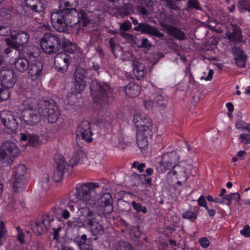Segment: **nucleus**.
Returning a JSON list of instances; mask_svg holds the SVG:
<instances>
[{"label": "nucleus", "instance_id": "60", "mask_svg": "<svg viewBox=\"0 0 250 250\" xmlns=\"http://www.w3.org/2000/svg\"><path fill=\"white\" fill-rule=\"evenodd\" d=\"M167 5H168L171 9H175V3L173 0H167Z\"/></svg>", "mask_w": 250, "mask_h": 250}, {"label": "nucleus", "instance_id": "5", "mask_svg": "<svg viewBox=\"0 0 250 250\" xmlns=\"http://www.w3.org/2000/svg\"><path fill=\"white\" fill-rule=\"evenodd\" d=\"M79 210L80 215L78 220L73 222L74 227L88 228L94 235L104 232V227L100 221L102 211L92 207L90 208H81Z\"/></svg>", "mask_w": 250, "mask_h": 250}, {"label": "nucleus", "instance_id": "47", "mask_svg": "<svg viewBox=\"0 0 250 250\" xmlns=\"http://www.w3.org/2000/svg\"><path fill=\"white\" fill-rule=\"evenodd\" d=\"M200 245L205 248H208L209 245V240L206 237L200 238L199 240Z\"/></svg>", "mask_w": 250, "mask_h": 250}, {"label": "nucleus", "instance_id": "53", "mask_svg": "<svg viewBox=\"0 0 250 250\" xmlns=\"http://www.w3.org/2000/svg\"><path fill=\"white\" fill-rule=\"evenodd\" d=\"M198 204L201 207H204L206 208L208 207L205 197L204 196H201L198 200Z\"/></svg>", "mask_w": 250, "mask_h": 250}, {"label": "nucleus", "instance_id": "33", "mask_svg": "<svg viewBox=\"0 0 250 250\" xmlns=\"http://www.w3.org/2000/svg\"><path fill=\"white\" fill-rule=\"evenodd\" d=\"M135 176L137 177L142 183L146 184L147 186H151V178L147 176L145 174H135Z\"/></svg>", "mask_w": 250, "mask_h": 250}, {"label": "nucleus", "instance_id": "55", "mask_svg": "<svg viewBox=\"0 0 250 250\" xmlns=\"http://www.w3.org/2000/svg\"><path fill=\"white\" fill-rule=\"evenodd\" d=\"M115 250H133L132 247L128 245L127 246H117Z\"/></svg>", "mask_w": 250, "mask_h": 250}, {"label": "nucleus", "instance_id": "51", "mask_svg": "<svg viewBox=\"0 0 250 250\" xmlns=\"http://www.w3.org/2000/svg\"><path fill=\"white\" fill-rule=\"evenodd\" d=\"M49 181V176L47 174L44 175L43 179L42 181V188L46 189L48 188V182Z\"/></svg>", "mask_w": 250, "mask_h": 250}, {"label": "nucleus", "instance_id": "38", "mask_svg": "<svg viewBox=\"0 0 250 250\" xmlns=\"http://www.w3.org/2000/svg\"><path fill=\"white\" fill-rule=\"evenodd\" d=\"M188 7L190 8H193L196 10H202V8L200 6V4L197 0H188Z\"/></svg>", "mask_w": 250, "mask_h": 250}, {"label": "nucleus", "instance_id": "59", "mask_svg": "<svg viewBox=\"0 0 250 250\" xmlns=\"http://www.w3.org/2000/svg\"><path fill=\"white\" fill-rule=\"evenodd\" d=\"M86 235L85 234L82 235L80 238L77 237L75 239V241L77 243V245H78V242L79 241H81L82 242H87L86 241Z\"/></svg>", "mask_w": 250, "mask_h": 250}, {"label": "nucleus", "instance_id": "37", "mask_svg": "<svg viewBox=\"0 0 250 250\" xmlns=\"http://www.w3.org/2000/svg\"><path fill=\"white\" fill-rule=\"evenodd\" d=\"M78 246L81 250H93V246L90 242H82L79 241Z\"/></svg>", "mask_w": 250, "mask_h": 250}, {"label": "nucleus", "instance_id": "6", "mask_svg": "<svg viewBox=\"0 0 250 250\" xmlns=\"http://www.w3.org/2000/svg\"><path fill=\"white\" fill-rule=\"evenodd\" d=\"M40 51L38 47L30 45L23 47L19 58H16L14 62L15 69L19 72H26L33 59L40 56Z\"/></svg>", "mask_w": 250, "mask_h": 250}, {"label": "nucleus", "instance_id": "50", "mask_svg": "<svg viewBox=\"0 0 250 250\" xmlns=\"http://www.w3.org/2000/svg\"><path fill=\"white\" fill-rule=\"evenodd\" d=\"M155 104L154 101H152L151 100H145L144 101V106L146 109H149L151 108Z\"/></svg>", "mask_w": 250, "mask_h": 250}, {"label": "nucleus", "instance_id": "64", "mask_svg": "<svg viewBox=\"0 0 250 250\" xmlns=\"http://www.w3.org/2000/svg\"><path fill=\"white\" fill-rule=\"evenodd\" d=\"M231 197V200L232 199L238 201L240 199V195L238 193H233L230 194Z\"/></svg>", "mask_w": 250, "mask_h": 250}, {"label": "nucleus", "instance_id": "34", "mask_svg": "<svg viewBox=\"0 0 250 250\" xmlns=\"http://www.w3.org/2000/svg\"><path fill=\"white\" fill-rule=\"evenodd\" d=\"M132 206L137 212H142L144 213L147 212V208L146 207L142 206L140 203H136L135 201L132 202Z\"/></svg>", "mask_w": 250, "mask_h": 250}, {"label": "nucleus", "instance_id": "28", "mask_svg": "<svg viewBox=\"0 0 250 250\" xmlns=\"http://www.w3.org/2000/svg\"><path fill=\"white\" fill-rule=\"evenodd\" d=\"M26 183V178L14 177V181L13 183L14 192H17L22 190Z\"/></svg>", "mask_w": 250, "mask_h": 250}, {"label": "nucleus", "instance_id": "9", "mask_svg": "<svg viewBox=\"0 0 250 250\" xmlns=\"http://www.w3.org/2000/svg\"><path fill=\"white\" fill-rule=\"evenodd\" d=\"M28 71V77L32 81H41L45 73L42 61L37 58L32 60Z\"/></svg>", "mask_w": 250, "mask_h": 250}, {"label": "nucleus", "instance_id": "23", "mask_svg": "<svg viewBox=\"0 0 250 250\" xmlns=\"http://www.w3.org/2000/svg\"><path fill=\"white\" fill-rule=\"evenodd\" d=\"M77 4V0H70V1L68 0H64V6L65 8L63 10H61L66 11V10H69V11L70 12L67 13V14H71V15L72 14V10H74L78 14L84 13H85L86 18L88 19V24H89L90 23V20L89 17L88 16V14L86 13V12L84 10H80V11H78V10L75 7H74V6H76ZM79 17L80 18V14H79Z\"/></svg>", "mask_w": 250, "mask_h": 250}, {"label": "nucleus", "instance_id": "2", "mask_svg": "<svg viewBox=\"0 0 250 250\" xmlns=\"http://www.w3.org/2000/svg\"><path fill=\"white\" fill-rule=\"evenodd\" d=\"M74 82L73 93H80L84 90L87 79L91 80L90 85L91 95L94 103L100 104H107L112 101L110 86L106 83H102L93 79L91 70L80 67L76 68L74 73Z\"/></svg>", "mask_w": 250, "mask_h": 250}, {"label": "nucleus", "instance_id": "57", "mask_svg": "<svg viewBox=\"0 0 250 250\" xmlns=\"http://www.w3.org/2000/svg\"><path fill=\"white\" fill-rule=\"evenodd\" d=\"M77 159L80 160V162L78 164L83 163V164L86 165H89L90 164V160L88 157H77Z\"/></svg>", "mask_w": 250, "mask_h": 250}, {"label": "nucleus", "instance_id": "7", "mask_svg": "<svg viewBox=\"0 0 250 250\" xmlns=\"http://www.w3.org/2000/svg\"><path fill=\"white\" fill-rule=\"evenodd\" d=\"M63 41L61 35L46 33L40 40L41 47L43 52L46 54H54L62 48Z\"/></svg>", "mask_w": 250, "mask_h": 250}, {"label": "nucleus", "instance_id": "45", "mask_svg": "<svg viewBox=\"0 0 250 250\" xmlns=\"http://www.w3.org/2000/svg\"><path fill=\"white\" fill-rule=\"evenodd\" d=\"M1 87H2V86H0V102L1 101H5L9 98L7 90L2 91Z\"/></svg>", "mask_w": 250, "mask_h": 250}, {"label": "nucleus", "instance_id": "58", "mask_svg": "<svg viewBox=\"0 0 250 250\" xmlns=\"http://www.w3.org/2000/svg\"><path fill=\"white\" fill-rule=\"evenodd\" d=\"M222 200L223 201H225V203L223 204H225L228 206H229L231 203V197L229 195H225V196L222 197Z\"/></svg>", "mask_w": 250, "mask_h": 250}, {"label": "nucleus", "instance_id": "3", "mask_svg": "<svg viewBox=\"0 0 250 250\" xmlns=\"http://www.w3.org/2000/svg\"><path fill=\"white\" fill-rule=\"evenodd\" d=\"M24 96L22 105L23 108L21 115L23 121L27 125H34L41 121L42 116L46 118L48 123H55L59 117L60 113L57 103L53 100H44L42 104V114L39 109L34 108L32 105L33 99L30 97V88H28L24 91H21Z\"/></svg>", "mask_w": 250, "mask_h": 250}, {"label": "nucleus", "instance_id": "22", "mask_svg": "<svg viewBox=\"0 0 250 250\" xmlns=\"http://www.w3.org/2000/svg\"><path fill=\"white\" fill-rule=\"evenodd\" d=\"M227 38L234 45L241 43L243 40V35L240 27L236 25L233 26L231 33L228 35Z\"/></svg>", "mask_w": 250, "mask_h": 250}, {"label": "nucleus", "instance_id": "24", "mask_svg": "<svg viewBox=\"0 0 250 250\" xmlns=\"http://www.w3.org/2000/svg\"><path fill=\"white\" fill-rule=\"evenodd\" d=\"M152 133L148 132L146 134L145 132L136 131L137 144L140 149L148 147V142L147 137L151 136Z\"/></svg>", "mask_w": 250, "mask_h": 250}, {"label": "nucleus", "instance_id": "44", "mask_svg": "<svg viewBox=\"0 0 250 250\" xmlns=\"http://www.w3.org/2000/svg\"><path fill=\"white\" fill-rule=\"evenodd\" d=\"M247 124L242 120H238L235 123V126L237 129L244 131Z\"/></svg>", "mask_w": 250, "mask_h": 250}, {"label": "nucleus", "instance_id": "62", "mask_svg": "<svg viewBox=\"0 0 250 250\" xmlns=\"http://www.w3.org/2000/svg\"><path fill=\"white\" fill-rule=\"evenodd\" d=\"M61 214H62V217L64 219H67L70 216L69 212L67 209H62Z\"/></svg>", "mask_w": 250, "mask_h": 250}, {"label": "nucleus", "instance_id": "26", "mask_svg": "<svg viewBox=\"0 0 250 250\" xmlns=\"http://www.w3.org/2000/svg\"><path fill=\"white\" fill-rule=\"evenodd\" d=\"M153 100L158 106L162 107H165L168 102V96L160 91L154 95Z\"/></svg>", "mask_w": 250, "mask_h": 250}, {"label": "nucleus", "instance_id": "61", "mask_svg": "<svg viewBox=\"0 0 250 250\" xmlns=\"http://www.w3.org/2000/svg\"><path fill=\"white\" fill-rule=\"evenodd\" d=\"M214 72L212 69H210L208 71V76L205 77V80L206 81H211L212 79V76Z\"/></svg>", "mask_w": 250, "mask_h": 250}, {"label": "nucleus", "instance_id": "54", "mask_svg": "<svg viewBox=\"0 0 250 250\" xmlns=\"http://www.w3.org/2000/svg\"><path fill=\"white\" fill-rule=\"evenodd\" d=\"M240 232L245 237H249L250 236V227L249 226L245 227L244 229L240 231Z\"/></svg>", "mask_w": 250, "mask_h": 250}, {"label": "nucleus", "instance_id": "63", "mask_svg": "<svg viewBox=\"0 0 250 250\" xmlns=\"http://www.w3.org/2000/svg\"><path fill=\"white\" fill-rule=\"evenodd\" d=\"M226 106L229 112H232L234 110V106L231 102L226 103Z\"/></svg>", "mask_w": 250, "mask_h": 250}, {"label": "nucleus", "instance_id": "35", "mask_svg": "<svg viewBox=\"0 0 250 250\" xmlns=\"http://www.w3.org/2000/svg\"><path fill=\"white\" fill-rule=\"evenodd\" d=\"M6 232V229L4 226L3 221L0 222V246H1L5 240V234Z\"/></svg>", "mask_w": 250, "mask_h": 250}, {"label": "nucleus", "instance_id": "29", "mask_svg": "<svg viewBox=\"0 0 250 250\" xmlns=\"http://www.w3.org/2000/svg\"><path fill=\"white\" fill-rule=\"evenodd\" d=\"M238 7L241 13H249L250 16V0H238Z\"/></svg>", "mask_w": 250, "mask_h": 250}, {"label": "nucleus", "instance_id": "30", "mask_svg": "<svg viewBox=\"0 0 250 250\" xmlns=\"http://www.w3.org/2000/svg\"><path fill=\"white\" fill-rule=\"evenodd\" d=\"M26 167L23 165H19L15 168L14 172V177L25 178Z\"/></svg>", "mask_w": 250, "mask_h": 250}, {"label": "nucleus", "instance_id": "49", "mask_svg": "<svg viewBox=\"0 0 250 250\" xmlns=\"http://www.w3.org/2000/svg\"><path fill=\"white\" fill-rule=\"evenodd\" d=\"M24 237L25 234L22 230H20L17 236V239L21 244H22L25 242Z\"/></svg>", "mask_w": 250, "mask_h": 250}, {"label": "nucleus", "instance_id": "17", "mask_svg": "<svg viewBox=\"0 0 250 250\" xmlns=\"http://www.w3.org/2000/svg\"><path fill=\"white\" fill-rule=\"evenodd\" d=\"M19 149L15 143L6 141L0 146V156H18Z\"/></svg>", "mask_w": 250, "mask_h": 250}, {"label": "nucleus", "instance_id": "42", "mask_svg": "<svg viewBox=\"0 0 250 250\" xmlns=\"http://www.w3.org/2000/svg\"><path fill=\"white\" fill-rule=\"evenodd\" d=\"M152 46V44L150 42L147 38H144L142 40L140 44L138 46L140 48H150Z\"/></svg>", "mask_w": 250, "mask_h": 250}, {"label": "nucleus", "instance_id": "41", "mask_svg": "<svg viewBox=\"0 0 250 250\" xmlns=\"http://www.w3.org/2000/svg\"><path fill=\"white\" fill-rule=\"evenodd\" d=\"M164 152L163 156H175L177 155V152L174 150V147L170 146L167 148V151H164Z\"/></svg>", "mask_w": 250, "mask_h": 250}, {"label": "nucleus", "instance_id": "19", "mask_svg": "<svg viewBox=\"0 0 250 250\" xmlns=\"http://www.w3.org/2000/svg\"><path fill=\"white\" fill-rule=\"evenodd\" d=\"M133 29L141 32L142 34L151 35L158 38H163L164 36V34L158 30L156 27L145 23H140Z\"/></svg>", "mask_w": 250, "mask_h": 250}, {"label": "nucleus", "instance_id": "48", "mask_svg": "<svg viewBox=\"0 0 250 250\" xmlns=\"http://www.w3.org/2000/svg\"><path fill=\"white\" fill-rule=\"evenodd\" d=\"M160 165L161 166L164 167L165 170L167 169H169L172 166V163L169 161H164L162 160L160 162Z\"/></svg>", "mask_w": 250, "mask_h": 250}, {"label": "nucleus", "instance_id": "56", "mask_svg": "<svg viewBox=\"0 0 250 250\" xmlns=\"http://www.w3.org/2000/svg\"><path fill=\"white\" fill-rule=\"evenodd\" d=\"M118 12L121 16H128L129 15V12L125 8H119Z\"/></svg>", "mask_w": 250, "mask_h": 250}, {"label": "nucleus", "instance_id": "31", "mask_svg": "<svg viewBox=\"0 0 250 250\" xmlns=\"http://www.w3.org/2000/svg\"><path fill=\"white\" fill-rule=\"evenodd\" d=\"M62 48L64 51V53H69L70 54H73L75 52V47L74 45L72 44V42L68 41V42H64L63 41L62 43Z\"/></svg>", "mask_w": 250, "mask_h": 250}, {"label": "nucleus", "instance_id": "21", "mask_svg": "<svg viewBox=\"0 0 250 250\" xmlns=\"http://www.w3.org/2000/svg\"><path fill=\"white\" fill-rule=\"evenodd\" d=\"M53 220L49 215H46L41 221L36 222L33 228V231L37 235H41L46 232L50 227V223Z\"/></svg>", "mask_w": 250, "mask_h": 250}, {"label": "nucleus", "instance_id": "40", "mask_svg": "<svg viewBox=\"0 0 250 250\" xmlns=\"http://www.w3.org/2000/svg\"><path fill=\"white\" fill-rule=\"evenodd\" d=\"M182 216L184 218L188 219L190 220H194L196 218V215L191 211H187L184 212Z\"/></svg>", "mask_w": 250, "mask_h": 250}, {"label": "nucleus", "instance_id": "10", "mask_svg": "<svg viewBox=\"0 0 250 250\" xmlns=\"http://www.w3.org/2000/svg\"><path fill=\"white\" fill-rule=\"evenodd\" d=\"M29 40V35L25 32L13 30L10 32V36L5 39L7 45H10L18 50L20 46L27 43Z\"/></svg>", "mask_w": 250, "mask_h": 250}, {"label": "nucleus", "instance_id": "11", "mask_svg": "<svg viewBox=\"0 0 250 250\" xmlns=\"http://www.w3.org/2000/svg\"><path fill=\"white\" fill-rule=\"evenodd\" d=\"M137 131L152 133V120L145 114H136L133 120Z\"/></svg>", "mask_w": 250, "mask_h": 250}, {"label": "nucleus", "instance_id": "12", "mask_svg": "<svg viewBox=\"0 0 250 250\" xmlns=\"http://www.w3.org/2000/svg\"><path fill=\"white\" fill-rule=\"evenodd\" d=\"M0 76L1 77L0 86H2L1 89L2 91L7 90L9 97L10 95L9 89L14 86L17 80L15 73L13 70H5L1 72Z\"/></svg>", "mask_w": 250, "mask_h": 250}, {"label": "nucleus", "instance_id": "13", "mask_svg": "<svg viewBox=\"0 0 250 250\" xmlns=\"http://www.w3.org/2000/svg\"><path fill=\"white\" fill-rule=\"evenodd\" d=\"M25 11H31L32 13L42 14L44 13L46 4L43 0H24L22 3Z\"/></svg>", "mask_w": 250, "mask_h": 250}, {"label": "nucleus", "instance_id": "52", "mask_svg": "<svg viewBox=\"0 0 250 250\" xmlns=\"http://www.w3.org/2000/svg\"><path fill=\"white\" fill-rule=\"evenodd\" d=\"M109 44L110 45V47L111 48V50L112 53L113 54H115V41L114 38H111L109 40Z\"/></svg>", "mask_w": 250, "mask_h": 250}, {"label": "nucleus", "instance_id": "27", "mask_svg": "<svg viewBox=\"0 0 250 250\" xmlns=\"http://www.w3.org/2000/svg\"><path fill=\"white\" fill-rule=\"evenodd\" d=\"M133 71L136 79L140 80L146 73V68L144 64L136 62L133 63Z\"/></svg>", "mask_w": 250, "mask_h": 250}, {"label": "nucleus", "instance_id": "46", "mask_svg": "<svg viewBox=\"0 0 250 250\" xmlns=\"http://www.w3.org/2000/svg\"><path fill=\"white\" fill-rule=\"evenodd\" d=\"M138 11L143 16H148L150 12L148 9L146 8L144 6L140 5L138 7Z\"/></svg>", "mask_w": 250, "mask_h": 250}, {"label": "nucleus", "instance_id": "16", "mask_svg": "<svg viewBox=\"0 0 250 250\" xmlns=\"http://www.w3.org/2000/svg\"><path fill=\"white\" fill-rule=\"evenodd\" d=\"M0 119L3 125L9 129L12 133L16 131L18 123L10 111L6 110H2L0 114Z\"/></svg>", "mask_w": 250, "mask_h": 250}, {"label": "nucleus", "instance_id": "20", "mask_svg": "<svg viewBox=\"0 0 250 250\" xmlns=\"http://www.w3.org/2000/svg\"><path fill=\"white\" fill-rule=\"evenodd\" d=\"M160 26L165 30L169 36L174 37L179 41L186 40V36L184 32L180 28L167 23H163Z\"/></svg>", "mask_w": 250, "mask_h": 250}, {"label": "nucleus", "instance_id": "43", "mask_svg": "<svg viewBox=\"0 0 250 250\" xmlns=\"http://www.w3.org/2000/svg\"><path fill=\"white\" fill-rule=\"evenodd\" d=\"M131 26V23L128 21H126L120 25V29L122 31H127Z\"/></svg>", "mask_w": 250, "mask_h": 250}, {"label": "nucleus", "instance_id": "4", "mask_svg": "<svg viewBox=\"0 0 250 250\" xmlns=\"http://www.w3.org/2000/svg\"><path fill=\"white\" fill-rule=\"evenodd\" d=\"M70 12L69 10L66 11L59 10L52 12L50 16V21L53 28L59 32H65L68 27L77 28L79 31L83 30L88 24V20L85 13H80L79 15L74 10H72V14H67Z\"/></svg>", "mask_w": 250, "mask_h": 250}, {"label": "nucleus", "instance_id": "1", "mask_svg": "<svg viewBox=\"0 0 250 250\" xmlns=\"http://www.w3.org/2000/svg\"><path fill=\"white\" fill-rule=\"evenodd\" d=\"M102 187L98 183L88 182L76 187L75 191L70 196L73 203L84 202L83 208H95L102 211L104 215L111 213L113 210V198L110 193L102 194Z\"/></svg>", "mask_w": 250, "mask_h": 250}, {"label": "nucleus", "instance_id": "32", "mask_svg": "<svg viewBox=\"0 0 250 250\" xmlns=\"http://www.w3.org/2000/svg\"><path fill=\"white\" fill-rule=\"evenodd\" d=\"M14 157H0V165L2 167H10L14 161Z\"/></svg>", "mask_w": 250, "mask_h": 250}, {"label": "nucleus", "instance_id": "25", "mask_svg": "<svg viewBox=\"0 0 250 250\" xmlns=\"http://www.w3.org/2000/svg\"><path fill=\"white\" fill-rule=\"evenodd\" d=\"M125 90L127 96L133 98L140 94L141 87L138 84L135 83H129L125 86Z\"/></svg>", "mask_w": 250, "mask_h": 250}, {"label": "nucleus", "instance_id": "18", "mask_svg": "<svg viewBox=\"0 0 250 250\" xmlns=\"http://www.w3.org/2000/svg\"><path fill=\"white\" fill-rule=\"evenodd\" d=\"M231 51L236 65L240 68H244L247 61V54L239 47H232Z\"/></svg>", "mask_w": 250, "mask_h": 250}, {"label": "nucleus", "instance_id": "39", "mask_svg": "<svg viewBox=\"0 0 250 250\" xmlns=\"http://www.w3.org/2000/svg\"><path fill=\"white\" fill-rule=\"evenodd\" d=\"M239 140L244 144H250V135L246 133H242L239 136Z\"/></svg>", "mask_w": 250, "mask_h": 250}, {"label": "nucleus", "instance_id": "14", "mask_svg": "<svg viewBox=\"0 0 250 250\" xmlns=\"http://www.w3.org/2000/svg\"><path fill=\"white\" fill-rule=\"evenodd\" d=\"M76 134L77 139H81L87 143L93 141V133L91 129L90 123L88 121L82 122L78 126Z\"/></svg>", "mask_w": 250, "mask_h": 250}, {"label": "nucleus", "instance_id": "15", "mask_svg": "<svg viewBox=\"0 0 250 250\" xmlns=\"http://www.w3.org/2000/svg\"><path fill=\"white\" fill-rule=\"evenodd\" d=\"M71 57L66 53L57 54L54 59V67L60 73L66 72L70 64Z\"/></svg>", "mask_w": 250, "mask_h": 250}, {"label": "nucleus", "instance_id": "8", "mask_svg": "<svg viewBox=\"0 0 250 250\" xmlns=\"http://www.w3.org/2000/svg\"><path fill=\"white\" fill-rule=\"evenodd\" d=\"M80 160L77 157H57L55 159L57 165V169L52 176L53 181L59 182L62 179L63 174L68 171L70 167H73L80 162Z\"/></svg>", "mask_w": 250, "mask_h": 250}, {"label": "nucleus", "instance_id": "36", "mask_svg": "<svg viewBox=\"0 0 250 250\" xmlns=\"http://www.w3.org/2000/svg\"><path fill=\"white\" fill-rule=\"evenodd\" d=\"M28 141L29 146H34L38 144L39 141V137L37 134H29V139Z\"/></svg>", "mask_w": 250, "mask_h": 250}]
</instances>
